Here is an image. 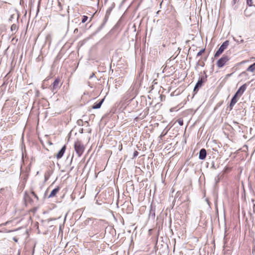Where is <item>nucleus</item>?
Listing matches in <instances>:
<instances>
[{"label":"nucleus","mask_w":255,"mask_h":255,"mask_svg":"<svg viewBox=\"0 0 255 255\" xmlns=\"http://www.w3.org/2000/svg\"><path fill=\"white\" fill-rule=\"evenodd\" d=\"M66 148V145H65L59 151V152L56 155V156L57 159H60V158H61L63 156L64 153V152L65 151Z\"/></svg>","instance_id":"1a4fd4ad"},{"label":"nucleus","mask_w":255,"mask_h":255,"mask_svg":"<svg viewBox=\"0 0 255 255\" xmlns=\"http://www.w3.org/2000/svg\"><path fill=\"white\" fill-rule=\"evenodd\" d=\"M229 45V41L228 40H226L224 42H223L219 47V49L215 53L214 55V57L217 58L219 57L223 52V51L227 48Z\"/></svg>","instance_id":"20e7f679"},{"label":"nucleus","mask_w":255,"mask_h":255,"mask_svg":"<svg viewBox=\"0 0 255 255\" xmlns=\"http://www.w3.org/2000/svg\"><path fill=\"white\" fill-rule=\"evenodd\" d=\"M39 6H40V1H39L38 5V7H37V14L38 13V12L39 11Z\"/></svg>","instance_id":"412c9836"},{"label":"nucleus","mask_w":255,"mask_h":255,"mask_svg":"<svg viewBox=\"0 0 255 255\" xmlns=\"http://www.w3.org/2000/svg\"><path fill=\"white\" fill-rule=\"evenodd\" d=\"M247 4L250 6V7L247 8L245 11V15L246 16H250L252 15V13H251V6L252 4V0H247Z\"/></svg>","instance_id":"423d86ee"},{"label":"nucleus","mask_w":255,"mask_h":255,"mask_svg":"<svg viewBox=\"0 0 255 255\" xmlns=\"http://www.w3.org/2000/svg\"><path fill=\"white\" fill-rule=\"evenodd\" d=\"M94 76H95V73H92V74L90 75L89 79L92 78L93 77H94Z\"/></svg>","instance_id":"4be33fe9"},{"label":"nucleus","mask_w":255,"mask_h":255,"mask_svg":"<svg viewBox=\"0 0 255 255\" xmlns=\"http://www.w3.org/2000/svg\"><path fill=\"white\" fill-rule=\"evenodd\" d=\"M238 97L239 96L238 95L235 94L233 97L232 98L230 105V107L231 109H232L233 107L235 105V104L237 102Z\"/></svg>","instance_id":"9d476101"},{"label":"nucleus","mask_w":255,"mask_h":255,"mask_svg":"<svg viewBox=\"0 0 255 255\" xmlns=\"http://www.w3.org/2000/svg\"><path fill=\"white\" fill-rule=\"evenodd\" d=\"M88 18V16H85V15L83 16L82 19V22L85 23L87 20Z\"/></svg>","instance_id":"f3484780"},{"label":"nucleus","mask_w":255,"mask_h":255,"mask_svg":"<svg viewBox=\"0 0 255 255\" xmlns=\"http://www.w3.org/2000/svg\"><path fill=\"white\" fill-rule=\"evenodd\" d=\"M9 223L8 221L4 223H3V224H1L0 225V226H6L8 223Z\"/></svg>","instance_id":"aec40b11"},{"label":"nucleus","mask_w":255,"mask_h":255,"mask_svg":"<svg viewBox=\"0 0 255 255\" xmlns=\"http://www.w3.org/2000/svg\"><path fill=\"white\" fill-rule=\"evenodd\" d=\"M78 28H76V29L74 30V33H77V32H78Z\"/></svg>","instance_id":"5701e85b"},{"label":"nucleus","mask_w":255,"mask_h":255,"mask_svg":"<svg viewBox=\"0 0 255 255\" xmlns=\"http://www.w3.org/2000/svg\"><path fill=\"white\" fill-rule=\"evenodd\" d=\"M74 148L76 153L79 157H80L82 155L85 150L84 145L82 143L81 141L79 140H77L75 142Z\"/></svg>","instance_id":"f257e3e1"},{"label":"nucleus","mask_w":255,"mask_h":255,"mask_svg":"<svg viewBox=\"0 0 255 255\" xmlns=\"http://www.w3.org/2000/svg\"><path fill=\"white\" fill-rule=\"evenodd\" d=\"M247 88V85L246 84H244L242 85L237 91V92L235 93L236 95H238L239 97H240L243 93L245 92Z\"/></svg>","instance_id":"0eeeda50"},{"label":"nucleus","mask_w":255,"mask_h":255,"mask_svg":"<svg viewBox=\"0 0 255 255\" xmlns=\"http://www.w3.org/2000/svg\"><path fill=\"white\" fill-rule=\"evenodd\" d=\"M138 154V152L137 151H135L133 153V157L137 156Z\"/></svg>","instance_id":"6ab92c4d"},{"label":"nucleus","mask_w":255,"mask_h":255,"mask_svg":"<svg viewBox=\"0 0 255 255\" xmlns=\"http://www.w3.org/2000/svg\"><path fill=\"white\" fill-rule=\"evenodd\" d=\"M62 85V83L61 82L60 79H56L53 83L49 87V88L51 92L55 94L57 92L58 90L60 88Z\"/></svg>","instance_id":"f03ea898"},{"label":"nucleus","mask_w":255,"mask_h":255,"mask_svg":"<svg viewBox=\"0 0 255 255\" xmlns=\"http://www.w3.org/2000/svg\"><path fill=\"white\" fill-rule=\"evenodd\" d=\"M162 2H163V1L160 3V6H161Z\"/></svg>","instance_id":"393cba45"},{"label":"nucleus","mask_w":255,"mask_h":255,"mask_svg":"<svg viewBox=\"0 0 255 255\" xmlns=\"http://www.w3.org/2000/svg\"><path fill=\"white\" fill-rule=\"evenodd\" d=\"M104 99H103L101 100L99 103H95L92 106V109H98L100 108L101 107L102 104H103L104 102Z\"/></svg>","instance_id":"f8f14e48"},{"label":"nucleus","mask_w":255,"mask_h":255,"mask_svg":"<svg viewBox=\"0 0 255 255\" xmlns=\"http://www.w3.org/2000/svg\"><path fill=\"white\" fill-rule=\"evenodd\" d=\"M31 193L33 195V196L37 199V200H39L38 197L37 195L35 193V192L33 191H31Z\"/></svg>","instance_id":"a211bd4d"},{"label":"nucleus","mask_w":255,"mask_h":255,"mask_svg":"<svg viewBox=\"0 0 255 255\" xmlns=\"http://www.w3.org/2000/svg\"><path fill=\"white\" fill-rule=\"evenodd\" d=\"M205 52V49H202L200 50L197 54V57L201 56Z\"/></svg>","instance_id":"2eb2a0df"},{"label":"nucleus","mask_w":255,"mask_h":255,"mask_svg":"<svg viewBox=\"0 0 255 255\" xmlns=\"http://www.w3.org/2000/svg\"><path fill=\"white\" fill-rule=\"evenodd\" d=\"M177 122L178 123V124L180 125V126H183V121L182 119H178L177 121Z\"/></svg>","instance_id":"dca6fc26"},{"label":"nucleus","mask_w":255,"mask_h":255,"mask_svg":"<svg viewBox=\"0 0 255 255\" xmlns=\"http://www.w3.org/2000/svg\"><path fill=\"white\" fill-rule=\"evenodd\" d=\"M17 29V25L15 24H13L11 26V30L12 31H16Z\"/></svg>","instance_id":"4468645a"},{"label":"nucleus","mask_w":255,"mask_h":255,"mask_svg":"<svg viewBox=\"0 0 255 255\" xmlns=\"http://www.w3.org/2000/svg\"><path fill=\"white\" fill-rule=\"evenodd\" d=\"M244 42V40H241V42Z\"/></svg>","instance_id":"a878e982"},{"label":"nucleus","mask_w":255,"mask_h":255,"mask_svg":"<svg viewBox=\"0 0 255 255\" xmlns=\"http://www.w3.org/2000/svg\"><path fill=\"white\" fill-rule=\"evenodd\" d=\"M60 190V188L59 187H57V188H55L50 193V195L48 196V198H52L53 197H54L56 194L59 192Z\"/></svg>","instance_id":"9b49d317"},{"label":"nucleus","mask_w":255,"mask_h":255,"mask_svg":"<svg viewBox=\"0 0 255 255\" xmlns=\"http://www.w3.org/2000/svg\"><path fill=\"white\" fill-rule=\"evenodd\" d=\"M230 58V56L227 55H223V56L217 62L216 65L217 67L219 68L223 67L225 65L228 64Z\"/></svg>","instance_id":"7ed1b4c3"},{"label":"nucleus","mask_w":255,"mask_h":255,"mask_svg":"<svg viewBox=\"0 0 255 255\" xmlns=\"http://www.w3.org/2000/svg\"><path fill=\"white\" fill-rule=\"evenodd\" d=\"M206 76L205 77L202 76L200 78V79L198 81L197 83H196L194 87V92L197 91L199 88L202 87L203 83H205L206 81Z\"/></svg>","instance_id":"39448f33"},{"label":"nucleus","mask_w":255,"mask_h":255,"mask_svg":"<svg viewBox=\"0 0 255 255\" xmlns=\"http://www.w3.org/2000/svg\"><path fill=\"white\" fill-rule=\"evenodd\" d=\"M247 71L253 72L255 71V62L252 65H250L247 69Z\"/></svg>","instance_id":"ddd939ff"},{"label":"nucleus","mask_w":255,"mask_h":255,"mask_svg":"<svg viewBox=\"0 0 255 255\" xmlns=\"http://www.w3.org/2000/svg\"><path fill=\"white\" fill-rule=\"evenodd\" d=\"M254 7H255V5L254 6Z\"/></svg>","instance_id":"bb28decb"},{"label":"nucleus","mask_w":255,"mask_h":255,"mask_svg":"<svg viewBox=\"0 0 255 255\" xmlns=\"http://www.w3.org/2000/svg\"><path fill=\"white\" fill-rule=\"evenodd\" d=\"M207 155V152L205 149L202 148L199 152V158L201 160L205 159Z\"/></svg>","instance_id":"6e6552de"},{"label":"nucleus","mask_w":255,"mask_h":255,"mask_svg":"<svg viewBox=\"0 0 255 255\" xmlns=\"http://www.w3.org/2000/svg\"><path fill=\"white\" fill-rule=\"evenodd\" d=\"M202 66H204V63L203 62L202 63H201V65Z\"/></svg>","instance_id":"b1692460"}]
</instances>
